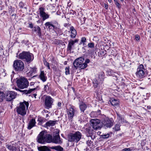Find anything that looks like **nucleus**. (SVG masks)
I'll list each match as a JSON object with an SVG mask.
<instances>
[{"label":"nucleus","mask_w":151,"mask_h":151,"mask_svg":"<svg viewBox=\"0 0 151 151\" xmlns=\"http://www.w3.org/2000/svg\"><path fill=\"white\" fill-rule=\"evenodd\" d=\"M19 58L28 63H29L32 61L34 58L32 54L29 52L23 51L19 54Z\"/></svg>","instance_id":"f257e3e1"},{"label":"nucleus","mask_w":151,"mask_h":151,"mask_svg":"<svg viewBox=\"0 0 151 151\" xmlns=\"http://www.w3.org/2000/svg\"><path fill=\"white\" fill-rule=\"evenodd\" d=\"M29 103L27 102L24 101L23 102L20 103L19 106L17 108L18 114L23 116L25 115L26 113V107L27 109Z\"/></svg>","instance_id":"f03ea898"},{"label":"nucleus","mask_w":151,"mask_h":151,"mask_svg":"<svg viewBox=\"0 0 151 151\" xmlns=\"http://www.w3.org/2000/svg\"><path fill=\"white\" fill-rule=\"evenodd\" d=\"M84 58L82 57L78 58L73 62V65L76 69L79 68L80 69H83L87 67V65L83 64Z\"/></svg>","instance_id":"7ed1b4c3"},{"label":"nucleus","mask_w":151,"mask_h":151,"mask_svg":"<svg viewBox=\"0 0 151 151\" xmlns=\"http://www.w3.org/2000/svg\"><path fill=\"white\" fill-rule=\"evenodd\" d=\"M13 67L15 71L18 72L22 71L24 68L23 62L18 60H15L14 62Z\"/></svg>","instance_id":"20e7f679"},{"label":"nucleus","mask_w":151,"mask_h":151,"mask_svg":"<svg viewBox=\"0 0 151 151\" xmlns=\"http://www.w3.org/2000/svg\"><path fill=\"white\" fill-rule=\"evenodd\" d=\"M81 137V133L79 131H77L74 134H70L68 136L69 141L77 142L80 140Z\"/></svg>","instance_id":"39448f33"},{"label":"nucleus","mask_w":151,"mask_h":151,"mask_svg":"<svg viewBox=\"0 0 151 151\" xmlns=\"http://www.w3.org/2000/svg\"><path fill=\"white\" fill-rule=\"evenodd\" d=\"M18 87L21 89L27 88L29 85L28 80L25 78H21L18 79L17 81Z\"/></svg>","instance_id":"423d86ee"},{"label":"nucleus","mask_w":151,"mask_h":151,"mask_svg":"<svg viewBox=\"0 0 151 151\" xmlns=\"http://www.w3.org/2000/svg\"><path fill=\"white\" fill-rule=\"evenodd\" d=\"M90 122L91 125L94 130H97L101 129L102 127V124L99 120L97 119H92Z\"/></svg>","instance_id":"0eeeda50"},{"label":"nucleus","mask_w":151,"mask_h":151,"mask_svg":"<svg viewBox=\"0 0 151 151\" xmlns=\"http://www.w3.org/2000/svg\"><path fill=\"white\" fill-rule=\"evenodd\" d=\"M144 69V66L142 64L139 65L136 73V75L138 77L141 78L145 77V73L143 70Z\"/></svg>","instance_id":"6e6552de"},{"label":"nucleus","mask_w":151,"mask_h":151,"mask_svg":"<svg viewBox=\"0 0 151 151\" xmlns=\"http://www.w3.org/2000/svg\"><path fill=\"white\" fill-rule=\"evenodd\" d=\"M53 99L50 96H47L45 97V104L46 108L49 109L51 108L53 103Z\"/></svg>","instance_id":"1a4fd4ad"},{"label":"nucleus","mask_w":151,"mask_h":151,"mask_svg":"<svg viewBox=\"0 0 151 151\" xmlns=\"http://www.w3.org/2000/svg\"><path fill=\"white\" fill-rule=\"evenodd\" d=\"M113 121L111 119L106 118L102 122V124L105 128H110L113 125Z\"/></svg>","instance_id":"9d476101"},{"label":"nucleus","mask_w":151,"mask_h":151,"mask_svg":"<svg viewBox=\"0 0 151 151\" xmlns=\"http://www.w3.org/2000/svg\"><path fill=\"white\" fill-rule=\"evenodd\" d=\"M45 9L42 7L39 9V12L40 16L42 18L43 20H45L49 17V15L45 12Z\"/></svg>","instance_id":"9b49d317"},{"label":"nucleus","mask_w":151,"mask_h":151,"mask_svg":"<svg viewBox=\"0 0 151 151\" xmlns=\"http://www.w3.org/2000/svg\"><path fill=\"white\" fill-rule=\"evenodd\" d=\"M45 132L42 131L40 132L37 136V142L38 143L41 144L44 143Z\"/></svg>","instance_id":"f8f14e48"},{"label":"nucleus","mask_w":151,"mask_h":151,"mask_svg":"<svg viewBox=\"0 0 151 151\" xmlns=\"http://www.w3.org/2000/svg\"><path fill=\"white\" fill-rule=\"evenodd\" d=\"M17 94L13 91L9 92L6 96V101H10L15 98Z\"/></svg>","instance_id":"ddd939ff"},{"label":"nucleus","mask_w":151,"mask_h":151,"mask_svg":"<svg viewBox=\"0 0 151 151\" xmlns=\"http://www.w3.org/2000/svg\"><path fill=\"white\" fill-rule=\"evenodd\" d=\"M75 110L74 109L73 106L71 107L67 111V114L68 115V118L70 119H72L74 116V114Z\"/></svg>","instance_id":"4468645a"},{"label":"nucleus","mask_w":151,"mask_h":151,"mask_svg":"<svg viewBox=\"0 0 151 151\" xmlns=\"http://www.w3.org/2000/svg\"><path fill=\"white\" fill-rule=\"evenodd\" d=\"M85 132L87 136L90 137L92 138V136L93 134L94 131L90 127H88L85 129Z\"/></svg>","instance_id":"2eb2a0df"},{"label":"nucleus","mask_w":151,"mask_h":151,"mask_svg":"<svg viewBox=\"0 0 151 151\" xmlns=\"http://www.w3.org/2000/svg\"><path fill=\"white\" fill-rule=\"evenodd\" d=\"M110 102L111 105L116 108L119 107V103L118 100L112 98L110 100Z\"/></svg>","instance_id":"dca6fc26"},{"label":"nucleus","mask_w":151,"mask_h":151,"mask_svg":"<svg viewBox=\"0 0 151 151\" xmlns=\"http://www.w3.org/2000/svg\"><path fill=\"white\" fill-rule=\"evenodd\" d=\"M53 141L54 143H61L58 132L56 133L55 135L54 136Z\"/></svg>","instance_id":"f3484780"},{"label":"nucleus","mask_w":151,"mask_h":151,"mask_svg":"<svg viewBox=\"0 0 151 151\" xmlns=\"http://www.w3.org/2000/svg\"><path fill=\"white\" fill-rule=\"evenodd\" d=\"M39 77L43 82H45L47 79V77L46 76V74L44 73V71H41L39 76Z\"/></svg>","instance_id":"a211bd4d"},{"label":"nucleus","mask_w":151,"mask_h":151,"mask_svg":"<svg viewBox=\"0 0 151 151\" xmlns=\"http://www.w3.org/2000/svg\"><path fill=\"white\" fill-rule=\"evenodd\" d=\"M36 123L35 119L32 118L28 124L27 129H30L34 127Z\"/></svg>","instance_id":"6ab92c4d"},{"label":"nucleus","mask_w":151,"mask_h":151,"mask_svg":"<svg viewBox=\"0 0 151 151\" xmlns=\"http://www.w3.org/2000/svg\"><path fill=\"white\" fill-rule=\"evenodd\" d=\"M33 30L34 32H36L37 35L39 37H41V33L40 28L38 26H35L33 29Z\"/></svg>","instance_id":"aec40b11"},{"label":"nucleus","mask_w":151,"mask_h":151,"mask_svg":"<svg viewBox=\"0 0 151 151\" xmlns=\"http://www.w3.org/2000/svg\"><path fill=\"white\" fill-rule=\"evenodd\" d=\"M45 25L49 29H53L55 28V26L53 24L52 22H47L45 24Z\"/></svg>","instance_id":"412c9836"},{"label":"nucleus","mask_w":151,"mask_h":151,"mask_svg":"<svg viewBox=\"0 0 151 151\" xmlns=\"http://www.w3.org/2000/svg\"><path fill=\"white\" fill-rule=\"evenodd\" d=\"M36 89V88H31L28 90H22L18 89V90L20 92L23 93H24L25 94H27L31 93L32 92L35 91Z\"/></svg>","instance_id":"4be33fe9"},{"label":"nucleus","mask_w":151,"mask_h":151,"mask_svg":"<svg viewBox=\"0 0 151 151\" xmlns=\"http://www.w3.org/2000/svg\"><path fill=\"white\" fill-rule=\"evenodd\" d=\"M79 107L81 112L84 113V111L87 107V106L85 103L82 102L80 103Z\"/></svg>","instance_id":"5701e85b"},{"label":"nucleus","mask_w":151,"mask_h":151,"mask_svg":"<svg viewBox=\"0 0 151 151\" xmlns=\"http://www.w3.org/2000/svg\"><path fill=\"white\" fill-rule=\"evenodd\" d=\"M52 137L49 134H45L44 140L45 142H47L48 143L52 141Z\"/></svg>","instance_id":"b1692460"},{"label":"nucleus","mask_w":151,"mask_h":151,"mask_svg":"<svg viewBox=\"0 0 151 151\" xmlns=\"http://www.w3.org/2000/svg\"><path fill=\"white\" fill-rule=\"evenodd\" d=\"M44 90L47 92H50L51 91L50 84L48 83L46 85H45L44 88Z\"/></svg>","instance_id":"393cba45"},{"label":"nucleus","mask_w":151,"mask_h":151,"mask_svg":"<svg viewBox=\"0 0 151 151\" xmlns=\"http://www.w3.org/2000/svg\"><path fill=\"white\" fill-rule=\"evenodd\" d=\"M55 123V121L50 120L47 122L44 125L45 127H48L52 126H54Z\"/></svg>","instance_id":"a878e982"},{"label":"nucleus","mask_w":151,"mask_h":151,"mask_svg":"<svg viewBox=\"0 0 151 151\" xmlns=\"http://www.w3.org/2000/svg\"><path fill=\"white\" fill-rule=\"evenodd\" d=\"M70 30L71 32V34L70 36L72 38H74L76 37L77 32L73 27H71L70 28Z\"/></svg>","instance_id":"bb28decb"},{"label":"nucleus","mask_w":151,"mask_h":151,"mask_svg":"<svg viewBox=\"0 0 151 151\" xmlns=\"http://www.w3.org/2000/svg\"><path fill=\"white\" fill-rule=\"evenodd\" d=\"M38 149L39 151H50V150L48 147L45 146L38 147Z\"/></svg>","instance_id":"cd10ccee"},{"label":"nucleus","mask_w":151,"mask_h":151,"mask_svg":"<svg viewBox=\"0 0 151 151\" xmlns=\"http://www.w3.org/2000/svg\"><path fill=\"white\" fill-rule=\"evenodd\" d=\"M102 81L98 79H95L93 81V86L94 88H96L98 87L99 84L102 83Z\"/></svg>","instance_id":"c85d7f7f"},{"label":"nucleus","mask_w":151,"mask_h":151,"mask_svg":"<svg viewBox=\"0 0 151 151\" xmlns=\"http://www.w3.org/2000/svg\"><path fill=\"white\" fill-rule=\"evenodd\" d=\"M74 44L73 40H70L68 42L67 48V50L71 51L72 49V46Z\"/></svg>","instance_id":"c756f323"},{"label":"nucleus","mask_w":151,"mask_h":151,"mask_svg":"<svg viewBox=\"0 0 151 151\" xmlns=\"http://www.w3.org/2000/svg\"><path fill=\"white\" fill-rule=\"evenodd\" d=\"M104 73L102 71H101L99 73L98 78L102 82L104 78Z\"/></svg>","instance_id":"7c9ffc66"},{"label":"nucleus","mask_w":151,"mask_h":151,"mask_svg":"<svg viewBox=\"0 0 151 151\" xmlns=\"http://www.w3.org/2000/svg\"><path fill=\"white\" fill-rule=\"evenodd\" d=\"M51 148L58 151H63V148L60 146H53Z\"/></svg>","instance_id":"2f4dec72"},{"label":"nucleus","mask_w":151,"mask_h":151,"mask_svg":"<svg viewBox=\"0 0 151 151\" xmlns=\"http://www.w3.org/2000/svg\"><path fill=\"white\" fill-rule=\"evenodd\" d=\"M46 120L45 118L40 117L38 118V121L39 122L38 124L42 125L43 123L46 122Z\"/></svg>","instance_id":"473e14b6"},{"label":"nucleus","mask_w":151,"mask_h":151,"mask_svg":"<svg viewBox=\"0 0 151 151\" xmlns=\"http://www.w3.org/2000/svg\"><path fill=\"white\" fill-rule=\"evenodd\" d=\"M114 4L116 5V7L118 9H120L121 8V5L119 2V1L118 0H114Z\"/></svg>","instance_id":"72a5a7b5"},{"label":"nucleus","mask_w":151,"mask_h":151,"mask_svg":"<svg viewBox=\"0 0 151 151\" xmlns=\"http://www.w3.org/2000/svg\"><path fill=\"white\" fill-rule=\"evenodd\" d=\"M116 114L117 118H118L119 120H120L121 122H124L125 120L123 118H122L121 115L118 113H117Z\"/></svg>","instance_id":"f704fd0d"},{"label":"nucleus","mask_w":151,"mask_h":151,"mask_svg":"<svg viewBox=\"0 0 151 151\" xmlns=\"http://www.w3.org/2000/svg\"><path fill=\"white\" fill-rule=\"evenodd\" d=\"M113 129L115 131H117L120 130V125L119 124H116L114 128Z\"/></svg>","instance_id":"c9c22d12"},{"label":"nucleus","mask_w":151,"mask_h":151,"mask_svg":"<svg viewBox=\"0 0 151 151\" xmlns=\"http://www.w3.org/2000/svg\"><path fill=\"white\" fill-rule=\"evenodd\" d=\"M86 39L85 37H82L81 39V42H80V44H83V45H84L85 44V43L86 42Z\"/></svg>","instance_id":"e433bc0d"},{"label":"nucleus","mask_w":151,"mask_h":151,"mask_svg":"<svg viewBox=\"0 0 151 151\" xmlns=\"http://www.w3.org/2000/svg\"><path fill=\"white\" fill-rule=\"evenodd\" d=\"M106 50H102L100 51L99 52V55L101 56H104L105 54L106 53Z\"/></svg>","instance_id":"4c0bfd02"},{"label":"nucleus","mask_w":151,"mask_h":151,"mask_svg":"<svg viewBox=\"0 0 151 151\" xmlns=\"http://www.w3.org/2000/svg\"><path fill=\"white\" fill-rule=\"evenodd\" d=\"M7 148L10 150H14L15 149V146H12L11 145H8L7 146Z\"/></svg>","instance_id":"58836bf2"},{"label":"nucleus","mask_w":151,"mask_h":151,"mask_svg":"<svg viewBox=\"0 0 151 151\" xmlns=\"http://www.w3.org/2000/svg\"><path fill=\"white\" fill-rule=\"evenodd\" d=\"M44 65H45L46 66H47L49 69H50V66L49 63L47 62L46 61H44Z\"/></svg>","instance_id":"ea45409f"},{"label":"nucleus","mask_w":151,"mask_h":151,"mask_svg":"<svg viewBox=\"0 0 151 151\" xmlns=\"http://www.w3.org/2000/svg\"><path fill=\"white\" fill-rule=\"evenodd\" d=\"M88 46L91 48H93L94 46V44L93 42H90L88 43Z\"/></svg>","instance_id":"a19ab883"},{"label":"nucleus","mask_w":151,"mask_h":151,"mask_svg":"<svg viewBox=\"0 0 151 151\" xmlns=\"http://www.w3.org/2000/svg\"><path fill=\"white\" fill-rule=\"evenodd\" d=\"M92 143L93 142L92 141L91 139H88L87 141V144L89 147L91 146V145H92Z\"/></svg>","instance_id":"79ce46f5"},{"label":"nucleus","mask_w":151,"mask_h":151,"mask_svg":"<svg viewBox=\"0 0 151 151\" xmlns=\"http://www.w3.org/2000/svg\"><path fill=\"white\" fill-rule=\"evenodd\" d=\"M65 74L67 75L70 74L69 68V67H66L65 68Z\"/></svg>","instance_id":"37998d69"},{"label":"nucleus","mask_w":151,"mask_h":151,"mask_svg":"<svg viewBox=\"0 0 151 151\" xmlns=\"http://www.w3.org/2000/svg\"><path fill=\"white\" fill-rule=\"evenodd\" d=\"M109 134L107 133L106 134H104L101 136L102 138H107L109 137Z\"/></svg>","instance_id":"c03bdc74"},{"label":"nucleus","mask_w":151,"mask_h":151,"mask_svg":"<svg viewBox=\"0 0 151 151\" xmlns=\"http://www.w3.org/2000/svg\"><path fill=\"white\" fill-rule=\"evenodd\" d=\"M60 41L58 40H55L53 41V43L55 44L58 45L60 44Z\"/></svg>","instance_id":"a18cd8bd"},{"label":"nucleus","mask_w":151,"mask_h":151,"mask_svg":"<svg viewBox=\"0 0 151 151\" xmlns=\"http://www.w3.org/2000/svg\"><path fill=\"white\" fill-rule=\"evenodd\" d=\"M52 24L55 26V28H56V26L59 27V24L58 22L56 21H54L52 23Z\"/></svg>","instance_id":"49530a36"},{"label":"nucleus","mask_w":151,"mask_h":151,"mask_svg":"<svg viewBox=\"0 0 151 151\" xmlns=\"http://www.w3.org/2000/svg\"><path fill=\"white\" fill-rule=\"evenodd\" d=\"M19 6L21 8H23L24 6V4L22 2H20L19 4Z\"/></svg>","instance_id":"de8ad7c7"},{"label":"nucleus","mask_w":151,"mask_h":151,"mask_svg":"<svg viewBox=\"0 0 151 151\" xmlns=\"http://www.w3.org/2000/svg\"><path fill=\"white\" fill-rule=\"evenodd\" d=\"M4 97V94L2 93L1 96L0 95V102H1L3 101V98Z\"/></svg>","instance_id":"09e8293b"},{"label":"nucleus","mask_w":151,"mask_h":151,"mask_svg":"<svg viewBox=\"0 0 151 151\" xmlns=\"http://www.w3.org/2000/svg\"><path fill=\"white\" fill-rule=\"evenodd\" d=\"M135 39L137 41H139L140 39V37L138 35H135Z\"/></svg>","instance_id":"8fccbe9b"},{"label":"nucleus","mask_w":151,"mask_h":151,"mask_svg":"<svg viewBox=\"0 0 151 151\" xmlns=\"http://www.w3.org/2000/svg\"><path fill=\"white\" fill-rule=\"evenodd\" d=\"M90 62V60L89 59H87L85 60V61L84 63H83V64H86L87 65V63H88Z\"/></svg>","instance_id":"3c124183"},{"label":"nucleus","mask_w":151,"mask_h":151,"mask_svg":"<svg viewBox=\"0 0 151 151\" xmlns=\"http://www.w3.org/2000/svg\"><path fill=\"white\" fill-rule=\"evenodd\" d=\"M131 150L130 148H125L122 150V151H130Z\"/></svg>","instance_id":"603ef678"},{"label":"nucleus","mask_w":151,"mask_h":151,"mask_svg":"<svg viewBox=\"0 0 151 151\" xmlns=\"http://www.w3.org/2000/svg\"><path fill=\"white\" fill-rule=\"evenodd\" d=\"M145 140H142L141 143V144L142 145H144L145 144Z\"/></svg>","instance_id":"864d4df0"},{"label":"nucleus","mask_w":151,"mask_h":151,"mask_svg":"<svg viewBox=\"0 0 151 151\" xmlns=\"http://www.w3.org/2000/svg\"><path fill=\"white\" fill-rule=\"evenodd\" d=\"M29 27L31 28H32L33 27V25L32 23H30L29 25Z\"/></svg>","instance_id":"5fc2aeb1"},{"label":"nucleus","mask_w":151,"mask_h":151,"mask_svg":"<svg viewBox=\"0 0 151 151\" xmlns=\"http://www.w3.org/2000/svg\"><path fill=\"white\" fill-rule=\"evenodd\" d=\"M36 68H32V72H35L36 71Z\"/></svg>","instance_id":"6e6d98bb"},{"label":"nucleus","mask_w":151,"mask_h":151,"mask_svg":"<svg viewBox=\"0 0 151 151\" xmlns=\"http://www.w3.org/2000/svg\"><path fill=\"white\" fill-rule=\"evenodd\" d=\"M104 7L106 9H107L108 8V5L107 4H104Z\"/></svg>","instance_id":"4d7b16f0"},{"label":"nucleus","mask_w":151,"mask_h":151,"mask_svg":"<svg viewBox=\"0 0 151 151\" xmlns=\"http://www.w3.org/2000/svg\"><path fill=\"white\" fill-rule=\"evenodd\" d=\"M58 105L59 107H60L61 106V103L60 102H58Z\"/></svg>","instance_id":"13d9d810"},{"label":"nucleus","mask_w":151,"mask_h":151,"mask_svg":"<svg viewBox=\"0 0 151 151\" xmlns=\"http://www.w3.org/2000/svg\"><path fill=\"white\" fill-rule=\"evenodd\" d=\"M53 69L54 70H55V71H58V70L56 68H53Z\"/></svg>","instance_id":"bf43d9fd"},{"label":"nucleus","mask_w":151,"mask_h":151,"mask_svg":"<svg viewBox=\"0 0 151 151\" xmlns=\"http://www.w3.org/2000/svg\"><path fill=\"white\" fill-rule=\"evenodd\" d=\"M78 41V40L77 39L75 40L74 41H73V42H74V44L75 43H76V42H77Z\"/></svg>","instance_id":"052dcab7"},{"label":"nucleus","mask_w":151,"mask_h":151,"mask_svg":"<svg viewBox=\"0 0 151 151\" xmlns=\"http://www.w3.org/2000/svg\"><path fill=\"white\" fill-rule=\"evenodd\" d=\"M36 95H37V94H36L34 93V94H33V96H32V97L34 96L35 98H36L35 97L36 96Z\"/></svg>","instance_id":"680f3d73"},{"label":"nucleus","mask_w":151,"mask_h":151,"mask_svg":"<svg viewBox=\"0 0 151 151\" xmlns=\"http://www.w3.org/2000/svg\"><path fill=\"white\" fill-rule=\"evenodd\" d=\"M108 1L110 3H111L112 2L111 0H108Z\"/></svg>","instance_id":"e2e57ef3"},{"label":"nucleus","mask_w":151,"mask_h":151,"mask_svg":"<svg viewBox=\"0 0 151 151\" xmlns=\"http://www.w3.org/2000/svg\"><path fill=\"white\" fill-rule=\"evenodd\" d=\"M33 84H34V83L33 82H31L30 83V85H33Z\"/></svg>","instance_id":"0e129e2a"},{"label":"nucleus","mask_w":151,"mask_h":151,"mask_svg":"<svg viewBox=\"0 0 151 151\" xmlns=\"http://www.w3.org/2000/svg\"><path fill=\"white\" fill-rule=\"evenodd\" d=\"M122 2H123L124 1V0H120Z\"/></svg>","instance_id":"69168bd1"},{"label":"nucleus","mask_w":151,"mask_h":151,"mask_svg":"<svg viewBox=\"0 0 151 151\" xmlns=\"http://www.w3.org/2000/svg\"><path fill=\"white\" fill-rule=\"evenodd\" d=\"M14 15V14H12V16H13Z\"/></svg>","instance_id":"338daca9"},{"label":"nucleus","mask_w":151,"mask_h":151,"mask_svg":"<svg viewBox=\"0 0 151 151\" xmlns=\"http://www.w3.org/2000/svg\"><path fill=\"white\" fill-rule=\"evenodd\" d=\"M65 24H65V26H66V25H65Z\"/></svg>","instance_id":"774afa93"}]
</instances>
